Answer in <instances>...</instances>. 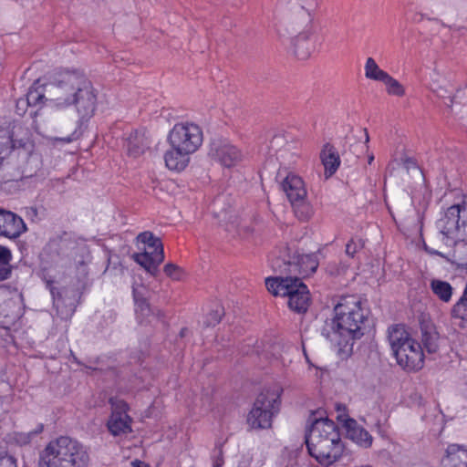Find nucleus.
Masks as SVG:
<instances>
[{
	"instance_id": "nucleus-22",
	"label": "nucleus",
	"mask_w": 467,
	"mask_h": 467,
	"mask_svg": "<svg viewBox=\"0 0 467 467\" xmlns=\"http://www.w3.org/2000/svg\"><path fill=\"white\" fill-rule=\"evenodd\" d=\"M322 163L325 167L326 177L332 176L340 164V156L335 147L327 143L320 153Z\"/></svg>"
},
{
	"instance_id": "nucleus-32",
	"label": "nucleus",
	"mask_w": 467,
	"mask_h": 467,
	"mask_svg": "<svg viewBox=\"0 0 467 467\" xmlns=\"http://www.w3.org/2000/svg\"><path fill=\"white\" fill-rule=\"evenodd\" d=\"M22 131L23 128L21 126L14 127L11 134L5 135V138L9 140V147L12 149L16 148H26V144L29 141V138L27 136H23L18 138V131Z\"/></svg>"
},
{
	"instance_id": "nucleus-16",
	"label": "nucleus",
	"mask_w": 467,
	"mask_h": 467,
	"mask_svg": "<svg viewBox=\"0 0 467 467\" xmlns=\"http://www.w3.org/2000/svg\"><path fill=\"white\" fill-rule=\"evenodd\" d=\"M338 420L343 421L348 437L361 447L368 448L372 444L373 438L364 428L359 426L358 422L351 418L342 420V416H337Z\"/></svg>"
},
{
	"instance_id": "nucleus-6",
	"label": "nucleus",
	"mask_w": 467,
	"mask_h": 467,
	"mask_svg": "<svg viewBox=\"0 0 467 467\" xmlns=\"http://www.w3.org/2000/svg\"><path fill=\"white\" fill-rule=\"evenodd\" d=\"M318 260L315 254H300L295 252L293 254L290 249L285 247L282 254L271 260V266L275 271L287 274H298L307 276L315 273L318 267Z\"/></svg>"
},
{
	"instance_id": "nucleus-53",
	"label": "nucleus",
	"mask_w": 467,
	"mask_h": 467,
	"mask_svg": "<svg viewBox=\"0 0 467 467\" xmlns=\"http://www.w3.org/2000/svg\"><path fill=\"white\" fill-rule=\"evenodd\" d=\"M358 146H359V144L353 145V146H351V148H349V150H352V148H358Z\"/></svg>"
},
{
	"instance_id": "nucleus-43",
	"label": "nucleus",
	"mask_w": 467,
	"mask_h": 467,
	"mask_svg": "<svg viewBox=\"0 0 467 467\" xmlns=\"http://www.w3.org/2000/svg\"><path fill=\"white\" fill-rule=\"evenodd\" d=\"M44 280L46 282V287L49 290L53 299L57 296V291H60V289H57L53 285V280L47 279L46 277Z\"/></svg>"
},
{
	"instance_id": "nucleus-17",
	"label": "nucleus",
	"mask_w": 467,
	"mask_h": 467,
	"mask_svg": "<svg viewBox=\"0 0 467 467\" xmlns=\"http://www.w3.org/2000/svg\"><path fill=\"white\" fill-rule=\"evenodd\" d=\"M282 190L285 192L291 203L306 198V190L303 180L295 174L289 173L281 182Z\"/></svg>"
},
{
	"instance_id": "nucleus-14",
	"label": "nucleus",
	"mask_w": 467,
	"mask_h": 467,
	"mask_svg": "<svg viewBox=\"0 0 467 467\" xmlns=\"http://www.w3.org/2000/svg\"><path fill=\"white\" fill-rule=\"evenodd\" d=\"M462 206L460 204L451 205L447 209L444 216L438 222V228L441 234L443 235L445 244H449V241L458 238L460 232V213Z\"/></svg>"
},
{
	"instance_id": "nucleus-44",
	"label": "nucleus",
	"mask_w": 467,
	"mask_h": 467,
	"mask_svg": "<svg viewBox=\"0 0 467 467\" xmlns=\"http://www.w3.org/2000/svg\"><path fill=\"white\" fill-rule=\"evenodd\" d=\"M0 467H16L13 458H0Z\"/></svg>"
},
{
	"instance_id": "nucleus-28",
	"label": "nucleus",
	"mask_w": 467,
	"mask_h": 467,
	"mask_svg": "<svg viewBox=\"0 0 467 467\" xmlns=\"http://www.w3.org/2000/svg\"><path fill=\"white\" fill-rule=\"evenodd\" d=\"M451 315V317L461 319L467 323V282L462 296L452 306Z\"/></svg>"
},
{
	"instance_id": "nucleus-20",
	"label": "nucleus",
	"mask_w": 467,
	"mask_h": 467,
	"mask_svg": "<svg viewBox=\"0 0 467 467\" xmlns=\"http://www.w3.org/2000/svg\"><path fill=\"white\" fill-rule=\"evenodd\" d=\"M421 346L428 353H436L439 349L440 335L432 323L421 322Z\"/></svg>"
},
{
	"instance_id": "nucleus-46",
	"label": "nucleus",
	"mask_w": 467,
	"mask_h": 467,
	"mask_svg": "<svg viewBox=\"0 0 467 467\" xmlns=\"http://www.w3.org/2000/svg\"><path fill=\"white\" fill-rule=\"evenodd\" d=\"M131 466L132 467H150L149 464H147L144 462L140 461V460H134L133 462H131Z\"/></svg>"
},
{
	"instance_id": "nucleus-21",
	"label": "nucleus",
	"mask_w": 467,
	"mask_h": 467,
	"mask_svg": "<svg viewBox=\"0 0 467 467\" xmlns=\"http://www.w3.org/2000/svg\"><path fill=\"white\" fill-rule=\"evenodd\" d=\"M388 339L393 355L413 340L402 325H394L390 327L388 330Z\"/></svg>"
},
{
	"instance_id": "nucleus-36",
	"label": "nucleus",
	"mask_w": 467,
	"mask_h": 467,
	"mask_svg": "<svg viewBox=\"0 0 467 467\" xmlns=\"http://www.w3.org/2000/svg\"><path fill=\"white\" fill-rule=\"evenodd\" d=\"M144 145L140 142H135L131 138L128 141V152L133 157H138L143 153Z\"/></svg>"
},
{
	"instance_id": "nucleus-8",
	"label": "nucleus",
	"mask_w": 467,
	"mask_h": 467,
	"mask_svg": "<svg viewBox=\"0 0 467 467\" xmlns=\"http://www.w3.org/2000/svg\"><path fill=\"white\" fill-rule=\"evenodd\" d=\"M168 141L171 147H178L192 154L202 143V130L192 122L177 123L169 132Z\"/></svg>"
},
{
	"instance_id": "nucleus-51",
	"label": "nucleus",
	"mask_w": 467,
	"mask_h": 467,
	"mask_svg": "<svg viewBox=\"0 0 467 467\" xmlns=\"http://www.w3.org/2000/svg\"><path fill=\"white\" fill-rule=\"evenodd\" d=\"M373 161H374V155L373 154L368 155V164H371Z\"/></svg>"
},
{
	"instance_id": "nucleus-19",
	"label": "nucleus",
	"mask_w": 467,
	"mask_h": 467,
	"mask_svg": "<svg viewBox=\"0 0 467 467\" xmlns=\"http://www.w3.org/2000/svg\"><path fill=\"white\" fill-rule=\"evenodd\" d=\"M191 154L178 147H171L164 155L165 165L171 171H182L188 166Z\"/></svg>"
},
{
	"instance_id": "nucleus-48",
	"label": "nucleus",
	"mask_w": 467,
	"mask_h": 467,
	"mask_svg": "<svg viewBox=\"0 0 467 467\" xmlns=\"http://www.w3.org/2000/svg\"><path fill=\"white\" fill-rule=\"evenodd\" d=\"M364 130H365V143H364V145H360V146L362 148H365L366 150H367L368 149V143L369 141V136H368V133L367 130L365 129Z\"/></svg>"
},
{
	"instance_id": "nucleus-10",
	"label": "nucleus",
	"mask_w": 467,
	"mask_h": 467,
	"mask_svg": "<svg viewBox=\"0 0 467 467\" xmlns=\"http://www.w3.org/2000/svg\"><path fill=\"white\" fill-rule=\"evenodd\" d=\"M112 412L108 420V429L114 436L127 434L131 431V418L128 415L129 405L124 400H109Z\"/></svg>"
},
{
	"instance_id": "nucleus-9",
	"label": "nucleus",
	"mask_w": 467,
	"mask_h": 467,
	"mask_svg": "<svg viewBox=\"0 0 467 467\" xmlns=\"http://www.w3.org/2000/svg\"><path fill=\"white\" fill-rule=\"evenodd\" d=\"M208 155L212 160L227 168L235 166L243 159L239 149L221 139H214L211 141Z\"/></svg>"
},
{
	"instance_id": "nucleus-30",
	"label": "nucleus",
	"mask_w": 467,
	"mask_h": 467,
	"mask_svg": "<svg viewBox=\"0 0 467 467\" xmlns=\"http://www.w3.org/2000/svg\"><path fill=\"white\" fill-rule=\"evenodd\" d=\"M292 205L294 207L295 214L299 220L307 221L311 218L313 214L312 207L305 201V199L295 201Z\"/></svg>"
},
{
	"instance_id": "nucleus-39",
	"label": "nucleus",
	"mask_w": 467,
	"mask_h": 467,
	"mask_svg": "<svg viewBox=\"0 0 467 467\" xmlns=\"http://www.w3.org/2000/svg\"><path fill=\"white\" fill-rule=\"evenodd\" d=\"M28 107H31L29 103H27V99L26 98H20L19 99H17L16 101V112L19 115V116H23L25 115V113L26 112L27 110V108Z\"/></svg>"
},
{
	"instance_id": "nucleus-38",
	"label": "nucleus",
	"mask_w": 467,
	"mask_h": 467,
	"mask_svg": "<svg viewBox=\"0 0 467 467\" xmlns=\"http://www.w3.org/2000/svg\"><path fill=\"white\" fill-rule=\"evenodd\" d=\"M217 455L213 457V467H223L224 464L223 445H216Z\"/></svg>"
},
{
	"instance_id": "nucleus-29",
	"label": "nucleus",
	"mask_w": 467,
	"mask_h": 467,
	"mask_svg": "<svg viewBox=\"0 0 467 467\" xmlns=\"http://www.w3.org/2000/svg\"><path fill=\"white\" fill-rule=\"evenodd\" d=\"M135 311L139 317L146 318L150 316L155 317L157 319H160L163 317V314L161 309L153 308L150 305L148 299L140 301L135 304Z\"/></svg>"
},
{
	"instance_id": "nucleus-37",
	"label": "nucleus",
	"mask_w": 467,
	"mask_h": 467,
	"mask_svg": "<svg viewBox=\"0 0 467 467\" xmlns=\"http://www.w3.org/2000/svg\"><path fill=\"white\" fill-rule=\"evenodd\" d=\"M44 430V425L42 423L38 424L36 428L29 431L27 434H22L20 441L24 444L29 443L31 439L40 434Z\"/></svg>"
},
{
	"instance_id": "nucleus-50",
	"label": "nucleus",
	"mask_w": 467,
	"mask_h": 467,
	"mask_svg": "<svg viewBox=\"0 0 467 467\" xmlns=\"http://www.w3.org/2000/svg\"><path fill=\"white\" fill-rule=\"evenodd\" d=\"M217 204H218V200H216L213 203V213L217 215L218 212H217Z\"/></svg>"
},
{
	"instance_id": "nucleus-3",
	"label": "nucleus",
	"mask_w": 467,
	"mask_h": 467,
	"mask_svg": "<svg viewBox=\"0 0 467 467\" xmlns=\"http://www.w3.org/2000/svg\"><path fill=\"white\" fill-rule=\"evenodd\" d=\"M321 410L312 411L307 420L305 443L309 455L327 467L341 458L344 444L337 426Z\"/></svg>"
},
{
	"instance_id": "nucleus-15",
	"label": "nucleus",
	"mask_w": 467,
	"mask_h": 467,
	"mask_svg": "<svg viewBox=\"0 0 467 467\" xmlns=\"http://www.w3.org/2000/svg\"><path fill=\"white\" fill-rule=\"evenodd\" d=\"M27 230L24 220L16 213L0 209V236L15 240Z\"/></svg>"
},
{
	"instance_id": "nucleus-52",
	"label": "nucleus",
	"mask_w": 467,
	"mask_h": 467,
	"mask_svg": "<svg viewBox=\"0 0 467 467\" xmlns=\"http://www.w3.org/2000/svg\"><path fill=\"white\" fill-rule=\"evenodd\" d=\"M186 328H182L180 332L181 337H184V333L186 332Z\"/></svg>"
},
{
	"instance_id": "nucleus-7",
	"label": "nucleus",
	"mask_w": 467,
	"mask_h": 467,
	"mask_svg": "<svg viewBox=\"0 0 467 467\" xmlns=\"http://www.w3.org/2000/svg\"><path fill=\"white\" fill-rule=\"evenodd\" d=\"M137 240L146 245L143 253L133 254L134 261L149 274L156 276L159 265L164 261V250L161 240L151 232L146 231L137 236Z\"/></svg>"
},
{
	"instance_id": "nucleus-45",
	"label": "nucleus",
	"mask_w": 467,
	"mask_h": 467,
	"mask_svg": "<svg viewBox=\"0 0 467 467\" xmlns=\"http://www.w3.org/2000/svg\"><path fill=\"white\" fill-rule=\"evenodd\" d=\"M343 160L348 163V165H350L351 163L355 162L358 159V156H355L354 158H352L350 156V153H348L347 150H344L341 154Z\"/></svg>"
},
{
	"instance_id": "nucleus-12",
	"label": "nucleus",
	"mask_w": 467,
	"mask_h": 467,
	"mask_svg": "<svg viewBox=\"0 0 467 467\" xmlns=\"http://www.w3.org/2000/svg\"><path fill=\"white\" fill-rule=\"evenodd\" d=\"M267 290L274 296H296L301 291V286H306L297 276H275L265 279Z\"/></svg>"
},
{
	"instance_id": "nucleus-2",
	"label": "nucleus",
	"mask_w": 467,
	"mask_h": 467,
	"mask_svg": "<svg viewBox=\"0 0 467 467\" xmlns=\"http://www.w3.org/2000/svg\"><path fill=\"white\" fill-rule=\"evenodd\" d=\"M366 304L367 301L357 295L340 296L334 306L335 316L325 321L321 335L338 347L339 351H351L354 342L370 327L369 309Z\"/></svg>"
},
{
	"instance_id": "nucleus-49",
	"label": "nucleus",
	"mask_w": 467,
	"mask_h": 467,
	"mask_svg": "<svg viewBox=\"0 0 467 467\" xmlns=\"http://www.w3.org/2000/svg\"><path fill=\"white\" fill-rule=\"evenodd\" d=\"M406 163L408 164L407 167L409 168L410 166H415V162L412 161L411 160L408 159L406 160Z\"/></svg>"
},
{
	"instance_id": "nucleus-27",
	"label": "nucleus",
	"mask_w": 467,
	"mask_h": 467,
	"mask_svg": "<svg viewBox=\"0 0 467 467\" xmlns=\"http://www.w3.org/2000/svg\"><path fill=\"white\" fill-rule=\"evenodd\" d=\"M388 75V72L379 68L374 58H367L365 64V77L367 78L382 82Z\"/></svg>"
},
{
	"instance_id": "nucleus-25",
	"label": "nucleus",
	"mask_w": 467,
	"mask_h": 467,
	"mask_svg": "<svg viewBox=\"0 0 467 467\" xmlns=\"http://www.w3.org/2000/svg\"><path fill=\"white\" fill-rule=\"evenodd\" d=\"M432 293L442 302L451 301L453 288L450 283L440 279H432L430 284Z\"/></svg>"
},
{
	"instance_id": "nucleus-13",
	"label": "nucleus",
	"mask_w": 467,
	"mask_h": 467,
	"mask_svg": "<svg viewBox=\"0 0 467 467\" xmlns=\"http://www.w3.org/2000/svg\"><path fill=\"white\" fill-rule=\"evenodd\" d=\"M79 298L80 294L78 289L63 287L60 291H57V296L53 298V306L61 318L67 319L74 315Z\"/></svg>"
},
{
	"instance_id": "nucleus-5",
	"label": "nucleus",
	"mask_w": 467,
	"mask_h": 467,
	"mask_svg": "<svg viewBox=\"0 0 467 467\" xmlns=\"http://www.w3.org/2000/svg\"><path fill=\"white\" fill-rule=\"evenodd\" d=\"M282 389H265L256 397L252 410L247 415V424L251 429L263 430L272 427L273 418L279 413Z\"/></svg>"
},
{
	"instance_id": "nucleus-35",
	"label": "nucleus",
	"mask_w": 467,
	"mask_h": 467,
	"mask_svg": "<svg viewBox=\"0 0 467 467\" xmlns=\"http://www.w3.org/2000/svg\"><path fill=\"white\" fill-rule=\"evenodd\" d=\"M364 247V242L360 238H351L346 245V254L354 257V255Z\"/></svg>"
},
{
	"instance_id": "nucleus-47",
	"label": "nucleus",
	"mask_w": 467,
	"mask_h": 467,
	"mask_svg": "<svg viewBox=\"0 0 467 467\" xmlns=\"http://www.w3.org/2000/svg\"><path fill=\"white\" fill-rule=\"evenodd\" d=\"M424 249L430 254H436V255H439V256H441V257L443 256L441 253H440L439 251H436L434 249L429 248L426 244H424Z\"/></svg>"
},
{
	"instance_id": "nucleus-40",
	"label": "nucleus",
	"mask_w": 467,
	"mask_h": 467,
	"mask_svg": "<svg viewBox=\"0 0 467 467\" xmlns=\"http://www.w3.org/2000/svg\"><path fill=\"white\" fill-rule=\"evenodd\" d=\"M12 273L11 264L0 263V281L6 280Z\"/></svg>"
},
{
	"instance_id": "nucleus-26",
	"label": "nucleus",
	"mask_w": 467,
	"mask_h": 467,
	"mask_svg": "<svg viewBox=\"0 0 467 467\" xmlns=\"http://www.w3.org/2000/svg\"><path fill=\"white\" fill-rule=\"evenodd\" d=\"M453 244V261L459 266L467 267V240H456L449 241V244Z\"/></svg>"
},
{
	"instance_id": "nucleus-34",
	"label": "nucleus",
	"mask_w": 467,
	"mask_h": 467,
	"mask_svg": "<svg viewBox=\"0 0 467 467\" xmlns=\"http://www.w3.org/2000/svg\"><path fill=\"white\" fill-rule=\"evenodd\" d=\"M223 315V308L217 307L216 309L211 310L205 317V319L203 321L204 326L207 327H215L217 324L221 322Z\"/></svg>"
},
{
	"instance_id": "nucleus-1",
	"label": "nucleus",
	"mask_w": 467,
	"mask_h": 467,
	"mask_svg": "<svg viewBox=\"0 0 467 467\" xmlns=\"http://www.w3.org/2000/svg\"><path fill=\"white\" fill-rule=\"evenodd\" d=\"M46 87L36 80L26 95L27 103L36 107L50 100L61 109L74 106L79 116L74 131L68 136L56 138V140L69 143L78 140L83 133V123L93 117L97 108L98 92L92 82L80 70L64 69L54 76L48 86L50 99L46 98Z\"/></svg>"
},
{
	"instance_id": "nucleus-42",
	"label": "nucleus",
	"mask_w": 467,
	"mask_h": 467,
	"mask_svg": "<svg viewBox=\"0 0 467 467\" xmlns=\"http://www.w3.org/2000/svg\"><path fill=\"white\" fill-rule=\"evenodd\" d=\"M132 296L134 303H139L140 301L147 299L143 294V292L137 288L135 285L132 286Z\"/></svg>"
},
{
	"instance_id": "nucleus-18",
	"label": "nucleus",
	"mask_w": 467,
	"mask_h": 467,
	"mask_svg": "<svg viewBox=\"0 0 467 467\" xmlns=\"http://www.w3.org/2000/svg\"><path fill=\"white\" fill-rule=\"evenodd\" d=\"M442 467H467V447L450 444L441 459Z\"/></svg>"
},
{
	"instance_id": "nucleus-31",
	"label": "nucleus",
	"mask_w": 467,
	"mask_h": 467,
	"mask_svg": "<svg viewBox=\"0 0 467 467\" xmlns=\"http://www.w3.org/2000/svg\"><path fill=\"white\" fill-rule=\"evenodd\" d=\"M386 86V91L390 96L403 97L405 95L404 87L389 74L382 81Z\"/></svg>"
},
{
	"instance_id": "nucleus-11",
	"label": "nucleus",
	"mask_w": 467,
	"mask_h": 467,
	"mask_svg": "<svg viewBox=\"0 0 467 467\" xmlns=\"http://www.w3.org/2000/svg\"><path fill=\"white\" fill-rule=\"evenodd\" d=\"M397 363L407 371L420 370L424 364V353L420 343L413 339L394 355Z\"/></svg>"
},
{
	"instance_id": "nucleus-4",
	"label": "nucleus",
	"mask_w": 467,
	"mask_h": 467,
	"mask_svg": "<svg viewBox=\"0 0 467 467\" xmlns=\"http://www.w3.org/2000/svg\"><path fill=\"white\" fill-rule=\"evenodd\" d=\"M89 463L87 447L69 436L50 441L38 458V467H88Z\"/></svg>"
},
{
	"instance_id": "nucleus-24",
	"label": "nucleus",
	"mask_w": 467,
	"mask_h": 467,
	"mask_svg": "<svg viewBox=\"0 0 467 467\" xmlns=\"http://www.w3.org/2000/svg\"><path fill=\"white\" fill-rule=\"evenodd\" d=\"M311 48L308 34L301 33L294 39V53L298 59L305 60L308 58Z\"/></svg>"
},
{
	"instance_id": "nucleus-33",
	"label": "nucleus",
	"mask_w": 467,
	"mask_h": 467,
	"mask_svg": "<svg viewBox=\"0 0 467 467\" xmlns=\"http://www.w3.org/2000/svg\"><path fill=\"white\" fill-rule=\"evenodd\" d=\"M163 271L165 275L174 281L182 280L183 276V270L177 265L168 263L164 265Z\"/></svg>"
},
{
	"instance_id": "nucleus-41",
	"label": "nucleus",
	"mask_w": 467,
	"mask_h": 467,
	"mask_svg": "<svg viewBox=\"0 0 467 467\" xmlns=\"http://www.w3.org/2000/svg\"><path fill=\"white\" fill-rule=\"evenodd\" d=\"M12 253L11 251L3 245H0V263L11 264Z\"/></svg>"
},
{
	"instance_id": "nucleus-23",
	"label": "nucleus",
	"mask_w": 467,
	"mask_h": 467,
	"mask_svg": "<svg viewBox=\"0 0 467 467\" xmlns=\"http://www.w3.org/2000/svg\"><path fill=\"white\" fill-rule=\"evenodd\" d=\"M287 303L291 310L298 314L306 313L310 305V294L307 286H301V291L296 296H291Z\"/></svg>"
}]
</instances>
